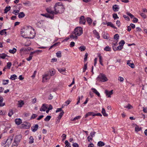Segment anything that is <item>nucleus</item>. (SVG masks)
Segmentation results:
<instances>
[{"label":"nucleus","mask_w":147,"mask_h":147,"mask_svg":"<svg viewBox=\"0 0 147 147\" xmlns=\"http://www.w3.org/2000/svg\"><path fill=\"white\" fill-rule=\"evenodd\" d=\"M114 38L115 39V42H118V39L119 38V34H115L114 36Z\"/></svg>","instance_id":"22"},{"label":"nucleus","mask_w":147,"mask_h":147,"mask_svg":"<svg viewBox=\"0 0 147 147\" xmlns=\"http://www.w3.org/2000/svg\"><path fill=\"white\" fill-rule=\"evenodd\" d=\"M86 20L84 18V17L83 16H82L80 18V23L81 24L83 25L85 24Z\"/></svg>","instance_id":"10"},{"label":"nucleus","mask_w":147,"mask_h":147,"mask_svg":"<svg viewBox=\"0 0 147 147\" xmlns=\"http://www.w3.org/2000/svg\"><path fill=\"white\" fill-rule=\"evenodd\" d=\"M135 130L136 131L138 132L141 130V129L137 126L135 127Z\"/></svg>","instance_id":"57"},{"label":"nucleus","mask_w":147,"mask_h":147,"mask_svg":"<svg viewBox=\"0 0 147 147\" xmlns=\"http://www.w3.org/2000/svg\"><path fill=\"white\" fill-rule=\"evenodd\" d=\"M55 14L61 13L64 11V9L62 2H60L56 3L54 7Z\"/></svg>","instance_id":"2"},{"label":"nucleus","mask_w":147,"mask_h":147,"mask_svg":"<svg viewBox=\"0 0 147 147\" xmlns=\"http://www.w3.org/2000/svg\"><path fill=\"white\" fill-rule=\"evenodd\" d=\"M29 143L30 144H32L34 142V138L32 136H31L29 138Z\"/></svg>","instance_id":"35"},{"label":"nucleus","mask_w":147,"mask_h":147,"mask_svg":"<svg viewBox=\"0 0 147 147\" xmlns=\"http://www.w3.org/2000/svg\"><path fill=\"white\" fill-rule=\"evenodd\" d=\"M75 44V43L74 42H71L70 44V47H73L74 46Z\"/></svg>","instance_id":"62"},{"label":"nucleus","mask_w":147,"mask_h":147,"mask_svg":"<svg viewBox=\"0 0 147 147\" xmlns=\"http://www.w3.org/2000/svg\"><path fill=\"white\" fill-rule=\"evenodd\" d=\"M127 14L129 16L130 18L131 19L133 18L134 17V16L131 14V13H130L129 12H127Z\"/></svg>","instance_id":"52"},{"label":"nucleus","mask_w":147,"mask_h":147,"mask_svg":"<svg viewBox=\"0 0 147 147\" xmlns=\"http://www.w3.org/2000/svg\"><path fill=\"white\" fill-rule=\"evenodd\" d=\"M51 116L49 115L47 116L46 117L45 119L44 120L46 121H49L51 119Z\"/></svg>","instance_id":"43"},{"label":"nucleus","mask_w":147,"mask_h":147,"mask_svg":"<svg viewBox=\"0 0 147 147\" xmlns=\"http://www.w3.org/2000/svg\"><path fill=\"white\" fill-rule=\"evenodd\" d=\"M104 50L106 51H111V48L109 46L106 47L104 49Z\"/></svg>","instance_id":"30"},{"label":"nucleus","mask_w":147,"mask_h":147,"mask_svg":"<svg viewBox=\"0 0 147 147\" xmlns=\"http://www.w3.org/2000/svg\"><path fill=\"white\" fill-rule=\"evenodd\" d=\"M117 42H113L112 44V48L113 49V47L114 48H116V46L117 45Z\"/></svg>","instance_id":"60"},{"label":"nucleus","mask_w":147,"mask_h":147,"mask_svg":"<svg viewBox=\"0 0 147 147\" xmlns=\"http://www.w3.org/2000/svg\"><path fill=\"white\" fill-rule=\"evenodd\" d=\"M35 53H37V54H38L39 53L42 52V50H37L34 51Z\"/></svg>","instance_id":"56"},{"label":"nucleus","mask_w":147,"mask_h":147,"mask_svg":"<svg viewBox=\"0 0 147 147\" xmlns=\"http://www.w3.org/2000/svg\"><path fill=\"white\" fill-rule=\"evenodd\" d=\"M116 24H117V26L119 27L121 25V23L120 21L119 20H117L116 22Z\"/></svg>","instance_id":"61"},{"label":"nucleus","mask_w":147,"mask_h":147,"mask_svg":"<svg viewBox=\"0 0 147 147\" xmlns=\"http://www.w3.org/2000/svg\"><path fill=\"white\" fill-rule=\"evenodd\" d=\"M7 56V55L4 53L0 54V58L4 59Z\"/></svg>","instance_id":"39"},{"label":"nucleus","mask_w":147,"mask_h":147,"mask_svg":"<svg viewBox=\"0 0 147 147\" xmlns=\"http://www.w3.org/2000/svg\"><path fill=\"white\" fill-rule=\"evenodd\" d=\"M125 43V42L123 40H121L119 42V45H121V46L123 47V45Z\"/></svg>","instance_id":"48"},{"label":"nucleus","mask_w":147,"mask_h":147,"mask_svg":"<svg viewBox=\"0 0 147 147\" xmlns=\"http://www.w3.org/2000/svg\"><path fill=\"white\" fill-rule=\"evenodd\" d=\"M43 22L42 20H40L37 23V25L39 27H41L43 26Z\"/></svg>","instance_id":"20"},{"label":"nucleus","mask_w":147,"mask_h":147,"mask_svg":"<svg viewBox=\"0 0 147 147\" xmlns=\"http://www.w3.org/2000/svg\"><path fill=\"white\" fill-rule=\"evenodd\" d=\"M127 64L130 66L131 68H134V65L133 62L131 60H128L127 61Z\"/></svg>","instance_id":"12"},{"label":"nucleus","mask_w":147,"mask_h":147,"mask_svg":"<svg viewBox=\"0 0 147 147\" xmlns=\"http://www.w3.org/2000/svg\"><path fill=\"white\" fill-rule=\"evenodd\" d=\"M60 44V42H56L55 44H54L53 45H51L50 47L49 48V50H50L52 48L55 47H56V46H57L59 45Z\"/></svg>","instance_id":"24"},{"label":"nucleus","mask_w":147,"mask_h":147,"mask_svg":"<svg viewBox=\"0 0 147 147\" xmlns=\"http://www.w3.org/2000/svg\"><path fill=\"white\" fill-rule=\"evenodd\" d=\"M105 93L108 97L110 98L111 95L113 94V90H112L109 91L106 90H105Z\"/></svg>","instance_id":"7"},{"label":"nucleus","mask_w":147,"mask_h":147,"mask_svg":"<svg viewBox=\"0 0 147 147\" xmlns=\"http://www.w3.org/2000/svg\"><path fill=\"white\" fill-rule=\"evenodd\" d=\"M118 80L120 82H123L124 80V78L121 77L119 76L118 78Z\"/></svg>","instance_id":"53"},{"label":"nucleus","mask_w":147,"mask_h":147,"mask_svg":"<svg viewBox=\"0 0 147 147\" xmlns=\"http://www.w3.org/2000/svg\"><path fill=\"white\" fill-rule=\"evenodd\" d=\"M3 99L2 97L0 96V107H3L5 105L4 103H2Z\"/></svg>","instance_id":"23"},{"label":"nucleus","mask_w":147,"mask_h":147,"mask_svg":"<svg viewBox=\"0 0 147 147\" xmlns=\"http://www.w3.org/2000/svg\"><path fill=\"white\" fill-rule=\"evenodd\" d=\"M123 48V47L119 45L117 47V48H114L113 47V50L115 51H120Z\"/></svg>","instance_id":"19"},{"label":"nucleus","mask_w":147,"mask_h":147,"mask_svg":"<svg viewBox=\"0 0 147 147\" xmlns=\"http://www.w3.org/2000/svg\"><path fill=\"white\" fill-rule=\"evenodd\" d=\"M13 136L11 135L9 136L5 142V144H6L8 145V146L11 144L13 139Z\"/></svg>","instance_id":"6"},{"label":"nucleus","mask_w":147,"mask_h":147,"mask_svg":"<svg viewBox=\"0 0 147 147\" xmlns=\"http://www.w3.org/2000/svg\"><path fill=\"white\" fill-rule=\"evenodd\" d=\"M28 31V32H30V34H29L30 36V37H32V38H33L34 36V33L30 31V32L29 31V29L28 30H27V31H26V32L27 31Z\"/></svg>","instance_id":"47"},{"label":"nucleus","mask_w":147,"mask_h":147,"mask_svg":"<svg viewBox=\"0 0 147 147\" xmlns=\"http://www.w3.org/2000/svg\"><path fill=\"white\" fill-rule=\"evenodd\" d=\"M141 16L143 18H146V15L144 13H141L140 14Z\"/></svg>","instance_id":"59"},{"label":"nucleus","mask_w":147,"mask_h":147,"mask_svg":"<svg viewBox=\"0 0 147 147\" xmlns=\"http://www.w3.org/2000/svg\"><path fill=\"white\" fill-rule=\"evenodd\" d=\"M88 55V54L87 53H86L84 55V62L85 63L87 60V58Z\"/></svg>","instance_id":"44"},{"label":"nucleus","mask_w":147,"mask_h":147,"mask_svg":"<svg viewBox=\"0 0 147 147\" xmlns=\"http://www.w3.org/2000/svg\"><path fill=\"white\" fill-rule=\"evenodd\" d=\"M93 34L95 35L97 39H99L100 38V36L98 32L96 30H94L93 31Z\"/></svg>","instance_id":"18"},{"label":"nucleus","mask_w":147,"mask_h":147,"mask_svg":"<svg viewBox=\"0 0 147 147\" xmlns=\"http://www.w3.org/2000/svg\"><path fill=\"white\" fill-rule=\"evenodd\" d=\"M134 19L133 20V22L134 23H136L138 21V19L134 17L133 18Z\"/></svg>","instance_id":"63"},{"label":"nucleus","mask_w":147,"mask_h":147,"mask_svg":"<svg viewBox=\"0 0 147 147\" xmlns=\"http://www.w3.org/2000/svg\"><path fill=\"white\" fill-rule=\"evenodd\" d=\"M86 20L89 25H91L92 22V19L88 17L86 18Z\"/></svg>","instance_id":"25"},{"label":"nucleus","mask_w":147,"mask_h":147,"mask_svg":"<svg viewBox=\"0 0 147 147\" xmlns=\"http://www.w3.org/2000/svg\"><path fill=\"white\" fill-rule=\"evenodd\" d=\"M12 63L11 62H9L7 63V66L9 69H10Z\"/></svg>","instance_id":"50"},{"label":"nucleus","mask_w":147,"mask_h":147,"mask_svg":"<svg viewBox=\"0 0 147 147\" xmlns=\"http://www.w3.org/2000/svg\"><path fill=\"white\" fill-rule=\"evenodd\" d=\"M87 64L86 63V64H84V67L83 69V72H84L87 69Z\"/></svg>","instance_id":"58"},{"label":"nucleus","mask_w":147,"mask_h":147,"mask_svg":"<svg viewBox=\"0 0 147 147\" xmlns=\"http://www.w3.org/2000/svg\"><path fill=\"white\" fill-rule=\"evenodd\" d=\"M50 78V76L49 75V73L43 75L42 82H45L47 80H49Z\"/></svg>","instance_id":"5"},{"label":"nucleus","mask_w":147,"mask_h":147,"mask_svg":"<svg viewBox=\"0 0 147 147\" xmlns=\"http://www.w3.org/2000/svg\"><path fill=\"white\" fill-rule=\"evenodd\" d=\"M49 73L50 74V76H53L55 74V69H52L50 71Z\"/></svg>","instance_id":"34"},{"label":"nucleus","mask_w":147,"mask_h":147,"mask_svg":"<svg viewBox=\"0 0 147 147\" xmlns=\"http://www.w3.org/2000/svg\"><path fill=\"white\" fill-rule=\"evenodd\" d=\"M72 146L73 147H79L78 145L76 143H74L72 144Z\"/></svg>","instance_id":"64"},{"label":"nucleus","mask_w":147,"mask_h":147,"mask_svg":"<svg viewBox=\"0 0 147 147\" xmlns=\"http://www.w3.org/2000/svg\"><path fill=\"white\" fill-rule=\"evenodd\" d=\"M65 147H71L70 144L67 140H65Z\"/></svg>","instance_id":"37"},{"label":"nucleus","mask_w":147,"mask_h":147,"mask_svg":"<svg viewBox=\"0 0 147 147\" xmlns=\"http://www.w3.org/2000/svg\"><path fill=\"white\" fill-rule=\"evenodd\" d=\"M13 112L12 110H9V112L8 114V115L9 117H11L12 115L13 114Z\"/></svg>","instance_id":"42"},{"label":"nucleus","mask_w":147,"mask_h":147,"mask_svg":"<svg viewBox=\"0 0 147 147\" xmlns=\"http://www.w3.org/2000/svg\"><path fill=\"white\" fill-rule=\"evenodd\" d=\"M81 116H76L75 117H74V119L72 120L73 121H75L76 120H77L79 119H80L81 118Z\"/></svg>","instance_id":"51"},{"label":"nucleus","mask_w":147,"mask_h":147,"mask_svg":"<svg viewBox=\"0 0 147 147\" xmlns=\"http://www.w3.org/2000/svg\"><path fill=\"white\" fill-rule=\"evenodd\" d=\"M16 51L17 50L16 48H13L12 49L9 50V51L10 53L14 54L16 52Z\"/></svg>","instance_id":"31"},{"label":"nucleus","mask_w":147,"mask_h":147,"mask_svg":"<svg viewBox=\"0 0 147 147\" xmlns=\"http://www.w3.org/2000/svg\"><path fill=\"white\" fill-rule=\"evenodd\" d=\"M17 78V76L15 74H13L11 76L10 79L12 80H15Z\"/></svg>","instance_id":"36"},{"label":"nucleus","mask_w":147,"mask_h":147,"mask_svg":"<svg viewBox=\"0 0 147 147\" xmlns=\"http://www.w3.org/2000/svg\"><path fill=\"white\" fill-rule=\"evenodd\" d=\"M22 138V136L21 135H17L15 137L14 140V141L17 143H19Z\"/></svg>","instance_id":"9"},{"label":"nucleus","mask_w":147,"mask_h":147,"mask_svg":"<svg viewBox=\"0 0 147 147\" xmlns=\"http://www.w3.org/2000/svg\"><path fill=\"white\" fill-rule=\"evenodd\" d=\"M38 124L35 125L34 126L31 127V129L32 131L35 132L38 128Z\"/></svg>","instance_id":"15"},{"label":"nucleus","mask_w":147,"mask_h":147,"mask_svg":"<svg viewBox=\"0 0 147 147\" xmlns=\"http://www.w3.org/2000/svg\"><path fill=\"white\" fill-rule=\"evenodd\" d=\"M57 56L58 57H61V52L60 51H59L56 53Z\"/></svg>","instance_id":"45"},{"label":"nucleus","mask_w":147,"mask_h":147,"mask_svg":"<svg viewBox=\"0 0 147 147\" xmlns=\"http://www.w3.org/2000/svg\"><path fill=\"white\" fill-rule=\"evenodd\" d=\"M119 5H113L112 7L113 10L115 12L118 11L119 9Z\"/></svg>","instance_id":"13"},{"label":"nucleus","mask_w":147,"mask_h":147,"mask_svg":"<svg viewBox=\"0 0 147 147\" xmlns=\"http://www.w3.org/2000/svg\"><path fill=\"white\" fill-rule=\"evenodd\" d=\"M83 33L82 28L80 27L76 28L74 31V33L70 35L71 38L74 40H77L78 36H80Z\"/></svg>","instance_id":"1"},{"label":"nucleus","mask_w":147,"mask_h":147,"mask_svg":"<svg viewBox=\"0 0 147 147\" xmlns=\"http://www.w3.org/2000/svg\"><path fill=\"white\" fill-rule=\"evenodd\" d=\"M94 113L93 112H88L85 115V117L86 118L89 116H94Z\"/></svg>","instance_id":"21"},{"label":"nucleus","mask_w":147,"mask_h":147,"mask_svg":"<svg viewBox=\"0 0 147 147\" xmlns=\"http://www.w3.org/2000/svg\"><path fill=\"white\" fill-rule=\"evenodd\" d=\"M62 138V141H64L66 139V135L65 134H63L61 136Z\"/></svg>","instance_id":"55"},{"label":"nucleus","mask_w":147,"mask_h":147,"mask_svg":"<svg viewBox=\"0 0 147 147\" xmlns=\"http://www.w3.org/2000/svg\"><path fill=\"white\" fill-rule=\"evenodd\" d=\"M99 58V61L100 64L102 65H103V64L102 63V59L101 56L100 55L98 56Z\"/></svg>","instance_id":"40"},{"label":"nucleus","mask_w":147,"mask_h":147,"mask_svg":"<svg viewBox=\"0 0 147 147\" xmlns=\"http://www.w3.org/2000/svg\"><path fill=\"white\" fill-rule=\"evenodd\" d=\"M9 82V80H3V84L4 85H6Z\"/></svg>","instance_id":"41"},{"label":"nucleus","mask_w":147,"mask_h":147,"mask_svg":"<svg viewBox=\"0 0 147 147\" xmlns=\"http://www.w3.org/2000/svg\"><path fill=\"white\" fill-rule=\"evenodd\" d=\"M113 18L114 20H116L117 19L119 18V17L118 16L117 13H114L113 14Z\"/></svg>","instance_id":"46"},{"label":"nucleus","mask_w":147,"mask_h":147,"mask_svg":"<svg viewBox=\"0 0 147 147\" xmlns=\"http://www.w3.org/2000/svg\"><path fill=\"white\" fill-rule=\"evenodd\" d=\"M101 113L104 116L107 117L108 115V114L106 113L105 109L104 108H102Z\"/></svg>","instance_id":"33"},{"label":"nucleus","mask_w":147,"mask_h":147,"mask_svg":"<svg viewBox=\"0 0 147 147\" xmlns=\"http://www.w3.org/2000/svg\"><path fill=\"white\" fill-rule=\"evenodd\" d=\"M97 80L102 82H105L107 81V78L105 75L103 74H100L97 78Z\"/></svg>","instance_id":"3"},{"label":"nucleus","mask_w":147,"mask_h":147,"mask_svg":"<svg viewBox=\"0 0 147 147\" xmlns=\"http://www.w3.org/2000/svg\"><path fill=\"white\" fill-rule=\"evenodd\" d=\"M58 70L61 73L64 75H66V69L65 68L63 69H61V68H57Z\"/></svg>","instance_id":"11"},{"label":"nucleus","mask_w":147,"mask_h":147,"mask_svg":"<svg viewBox=\"0 0 147 147\" xmlns=\"http://www.w3.org/2000/svg\"><path fill=\"white\" fill-rule=\"evenodd\" d=\"M19 11L18 10H14L13 13L15 15H17Z\"/></svg>","instance_id":"49"},{"label":"nucleus","mask_w":147,"mask_h":147,"mask_svg":"<svg viewBox=\"0 0 147 147\" xmlns=\"http://www.w3.org/2000/svg\"><path fill=\"white\" fill-rule=\"evenodd\" d=\"M31 49V47H22L20 50V53L21 55L26 54L28 53L29 51H30Z\"/></svg>","instance_id":"4"},{"label":"nucleus","mask_w":147,"mask_h":147,"mask_svg":"<svg viewBox=\"0 0 147 147\" xmlns=\"http://www.w3.org/2000/svg\"><path fill=\"white\" fill-rule=\"evenodd\" d=\"M91 90H92L93 92L97 95L99 97H100V96L99 93L97 90L94 88H92Z\"/></svg>","instance_id":"17"},{"label":"nucleus","mask_w":147,"mask_h":147,"mask_svg":"<svg viewBox=\"0 0 147 147\" xmlns=\"http://www.w3.org/2000/svg\"><path fill=\"white\" fill-rule=\"evenodd\" d=\"M48 105L46 104H43L40 109V111H45L47 109Z\"/></svg>","instance_id":"8"},{"label":"nucleus","mask_w":147,"mask_h":147,"mask_svg":"<svg viewBox=\"0 0 147 147\" xmlns=\"http://www.w3.org/2000/svg\"><path fill=\"white\" fill-rule=\"evenodd\" d=\"M46 10L47 12L49 13H50L53 15H54V14H55L54 11H53L49 8H47L46 9Z\"/></svg>","instance_id":"27"},{"label":"nucleus","mask_w":147,"mask_h":147,"mask_svg":"<svg viewBox=\"0 0 147 147\" xmlns=\"http://www.w3.org/2000/svg\"><path fill=\"white\" fill-rule=\"evenodd\" d=\"M105 145V143L101 141L98 142L97 144V145L99 147H102L104 146Z\"/></svg>","instance_id":"28"},{"label":"nucleus","mask_w":147,"mask_h":147,"mask_svg":"<svg viewBox=\"0 0 147 147\" xmlns=\"http://www.w3.org/2000/svg\"><path fill=\"white\" fill-rule=\"evenodd\" d=\"M15 122L17 125H19L22 123V120L20 118H17L15 120Z\"/></svg>","instance_id":"16"},{"label":"nucleus","mask_w":147,"mask_h":147,"mask_svg":"<svg viewBox=\"0 0 147 147\" xmlns=\"http://www.w3.org/2000/svg\"><path fill=\"white\" fill-rule=\"evenodd\" d=\"M25 16V14L23 12H21L18 14V17L20 18H23Z\"/></svg>","instance_id":"32"},{"label":"nucleus","mask_w":147,"mask_h":147,"mask_svg":"<svg viewBox=\"0 0 147 147\" xmlns=\"http://www.w3.org/2000/svg\"><path fill=\"white\" fill-rule=\"evenodd\" d=\"M78 49L81 51H83L86 49V47L84 46H81L78 48Z\"/></svg>","instance_id":"29"},{"label":"nucleus","mask_w":147,"mask_h":147,"mask_svg":"<svg viewBox=\"0 0 147 147\" xmlns=\"http://www.w3.org/2000/svg\"><path fill=\"white\" fill-rule=\"evenodd\" d=\"M107 24L108 26H110L112 28H113L114 29H117V28L114 26L113 24L111 22H108L106 23V24Z\"/></svg>","instance_id":"14"},{"label":"nucleus","mask_w":147,"mask_h":147,"mask_svg":"<svg viewBox=\"0 0 147 147\" xmlns=\"http://www.w3.org/2000/svg\"><path fill=\"white\" fill-rule=\"evenodd\" d=\"M11 8V7L10 6H9L8 7L6 6L4 9V13H7V12L10 10Z\"/></svg>","instance_id":"26"},{"label":"nucleus","mask_w":147,"mask_h":147,"mask_svg":"<svg viewBox=\"0 0 147 147\" xmlns=\"http://www.w3.org/2000/svg\"><path fill=\"white\" fill-rule=\"evenodd\" d=\"M124 107L125 108H127L128 109H130L132 108V107L130 104H128L127 106H125Z\"/></svg>","instance_id":"54"},{"label":"nucleus","mask_w":147,"mask_h":147,"mask_svg":"<svg viewBox=\"0 0 147 147\" xmlns=\"http://www.w3.org/2000/svg\"><path fill=\"white\" fill-rule=\"evenodd\" d=\"M7 30L6 29H4L0 31V34L1 35H3L4 34H6L7 32L5 31Z\"/></svg>","instance_id":"38"}]
</instances>
